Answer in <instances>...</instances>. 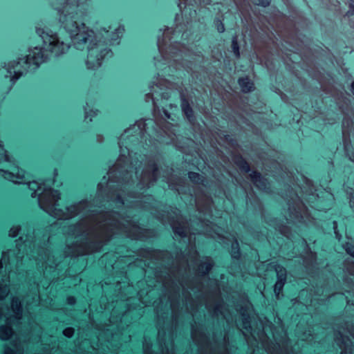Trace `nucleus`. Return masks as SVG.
Returning <instances> with one entry per match:
<instances>
[{"mask_svg":"<svg viewBox=\"0 0 354 354\" xmlns=\"http://www.w3.org/2000/svg\"><path fill=\"white\" fill-rule=\"evenodd\" d=\"M276 271L277 273L278 280L274 285V292L278 297L286 281V272L283 268L280 267H278Z\"/></svg>","mask_w":354,"mask_h":354,"instance_id":"9","label":"nucleus"},{"mask_svg":"<svg viewBox=\"0 0 354 354\" xmlns=\"http://www.w3.org/2000/svg\"><path fill=\"white\" fill-rule=\"evenodd\" d=\"M48 53L44 48L36 46L30 48L26 57L8 64L6 77H10L11 82L16 81L28 71L35 69L44 63L48 58Z\"/></svg>","mask_w":354,"mask_h":354,"instance_id":"3","label":"nucleus"},{"mask_svg":"<svg viewBox=\"0 0 354 354\" xmlns=\"http://www.w3.org/2000/svg\"><path fill=\"white\" fill-rule=\"evenodd\" d=\"M346 250L348 254L354 257V246L347 247Z\"/></svg>","mask_w":354,"mask_h":354,"instance_id":"24","label":"nucleus"},{"mask_svg":"<svg viewBox=\"0 0 354 354\" xmlns=\"http://www.w3.org/2000/svg\"><path fill=\"white\" fill-rule=\"evenodd\" d=\"M37 33L41 38L46 50L55 55L64 54L70 48V43L68 41L51 30L38 28Z\"/></svg>","mask_w":354,"mask_h":354,"instance_id":"5","label":"nucleus"},{"mask_svg":"<svg viewBox=\"0 0 354 354\" xmlns=\"http://www.w3.org/2000/svg\"><path fill=\"white\" fill-rule=\"evenodd\" d=\"M145 354H148L145 346H144Z\"/></svg>","mask_w":354,"mask_h":354,"instance_id":"35","label":"nucleus"},{"mask_svg":"<svg viewBox=\"0 0 354 354\" xmlns=\"http://www.w3.org/2000/svg\"><path fill=\"white\" fill-rule=\"evenodd\" d=\"M150 96H151V93H147L146 95V101L149 100V99L150 98Z\"/></svg>","mask_w":354,"mask_h":354,"instance_id":"31","label":"nucleus"},{"mask_svg":"<svg viewBox=\"0 0 354 354\" xmlns=\"http://www.w3.org/2000/svg\"><path fill=\"white\" fill-rule=\"evenodd\" d=\"M351 91L352 93L354 94V82H352V84L351 85Z\"/></svg>","mask_w":354,"mask_h":354,"instance_id":"28","label":"nucleus"},{"mask_svg":"<svg viewBox=\"0 0 354 354\" xmlns=\"http://www.w3.org/2000/svg\"><path fill=\"white\" fill-rule=\"evenodd\" d=\"M257 4L261 5L262 6H267L270 4V0H254Z\"/></svg>","mask_w":354,"mask_h":354,"instance_id":"20","label":"nucleus"},{"mask_svg":"<svg viewBox=\"0 0 354 354\" xmlns=\"http://www.w3.org/2000/svg\"><path fill=\"white\" fill-rule=\"evenodd\" d=\"M8 313L12 312L13 315L8 316L0 309V322H4V325L0 326V339L7 340L13 335L12 326L21 319V303L18 299L13 298L11 310L7 309Z\"/></svg>","mask_w":354,"mask_h":354,"instance_id":"6","label":"nucleus"},{"mask_svg":"<svg viewBox=\"0 0 354 354\" xmlns=\"http://www.w3.org/2000/svg\"><path fill=\"white\" fill-rule=\"evenodd\" d=\"M341 341L337 338V343L342 350V354H353L354 353V342L348 337L341 335Z\"/></svg>","mask_w":354,"mask_h":354,"instance_id":"8","label":"nucleus"},{"mask_svg":"<svg viewBox=\"0 0 354 354\" xmlns=\"http://www.w3.org/2000/svg\"><path fill=\"white\" fill-rule=\"evenodd\" d=\"M74 333V329L73 328H67L63 331V334L68 337H71Z\"/></svg>","mask_w":354,"mask_h":354,"instance_id":"18","label":"nucleus"},{"mask_svg":"<svg viewBox=\"0 0 354 354\" xmlns=\"http://www.w3.org/2000/svg\"><path fill=\"white\" fill-rule=\"evenodd\" d=\"M7 279H1L0 280V300L4 299L9 292V288L7 283H4Z\"/></svg>","mask_w":354,"mask_h":354,"instance_id":"11","label":"nucleus"},{"mask_svg":"<svg viewBox=\"0 0 354 354\" xmlns=\"http://www.w3.org/2000/svg\"><path fill=\"white\" fill-rule=\"evenodd\" d=\"M88 1L65 0L63 6L57 9L62 27L68 33L77 49L87 50L86 66L95 69L101 66L102 59L110 52L104 42L97 39L94 30L78 20L85 14Z\"/></svg>","mask_w":354,"mask_h":354,"instance_id":"1","label":"nucleus"},{"mask_svg":"<svg viewBox=\"0 0 354 354\" xmlns=\"http://www.w3.org/2000/svg\"><path fill=\"white\" fill-rule=\"evenodd\" d=\"M51 184L50 180L42 185L37 181L28 183V187L32 191L31 196L34 198L38 195L39 207L49 215L59 219H68L77 214V205L66 208V212L59 207V193L50 187Z\"/></svg>","mask_w":354,"mask_h":354,"instance_id":"2","label":"nucleus"},{"mask_svg":"<svg viewBox=\"0 0 354 354\" xmlns=\"http://www.w3.org/2000/svg\"><path fill=\"white\" fill-rule=\"evenodd\" d=\"M204 265L205 266V270L207 272L209 270L212 268V265L209 262H206L204 263Z\"/></svg>","mask_w":354,"mask_h":354,"instance_id":"25","label":"nucleus"},{"mask_svg":"<svg viewBox=\"0 0 354 354\" xmlns=\"http://www.w3.org/2000/svg\"><path fill=\"white\" fill-rule=\"evenodd\" d=\"M109 29H110V27H109V28H106L105 27H101L100 28V30L104 31L106 33H108Z\"/></svg>","mask_w":354,"mask_h":354,"instance_id":"27","label":"nucleus"},{"mask_svg":"<svg viewBox=\"0 0 354 354\" xmlns=\"http://www.w3.org/2000/svg\"><path fill=\"white\" fill-rule=\"evenodd\" d=\"M11 346L12 348L8 346L5 347L4 354H19L21 353V347L16 342L12 343Z\"/></svg>","mask_w":354,"mask_h":354,"instance_id":"12","label":"nucleus"},{"mask_svg":"<svg viewBox=\"0 0 354 354\" xmlns=\"http://www.w3.org/2000/svg\"><path fill=\"white\" fill-rule=\"evenodd\" d=\"M157 88H159L160 89H162V84L160 83V85H156Z\"/></svg>","mask_w":354,"mask_h":354,"instance_id":"33","label":"nucleus"},{"mask_svg":"<svg viewBox=\"0 0 354 354\" xmlns=\"http://www.w3.org/2000/svg\"><path fill=\"white\" fill-rule=\"evenodd\" d=\"M28 246V249L30 250V251H32V249H30V244L27 240L24 241L23 244L19 245V248H18L19 252L17 254L15 253V257H18V256L20 257V258L19 259V262L20 261H22V259L24 258V256L20 254V252L21 250H26V254H28V250L26 249V248Z\"/></svg>","mask_w":354,"mask_h":354,"instance_id":"13","label":"nucleus"},{"mask_svg":"<svg viewBox=\"0 0 354 354\" xmlns=\"http://www.w3.org/2000/svg\"><path fill=\"white\" fill-rule=\"evenodd\" d=\"M57 175H58L57 169H54V171H53V178H54V179H53V184H56V186H57V187H59V186H60L62 183V182H59V181L58 182V181L55 179V178H56V177L57 176Z\"/></svg>","mask_w":354,"mask_h":354,"instance_id":"19","label":"nucleus"},{"mask_svg":"<svg viewBox=\"0 0 354 354\" xmlns=\"http://www.w3.org/2000/svg\"><path fill=\"white\" fill-rule=\"evenodd\" d=\"M239 256V252H234L233 254H232V257H234V258H236L238 257Z\"/></svg>","mask_w":354,"mask_h":354,"instance_id":"30","label":"nucleus"},{"mask_svg":"<svg viewBox=\"0 0 354 354\" xmlns=\"http://www.w3.org/2000/svg\"><path fill=\"white\" fill-rule=\"evenodd\" d=\"M239 85L243 92H250L254 88L253 83L247 77L241 78L239 80Z\"/></svg>","mask_w":354,"mask_h":354,"instance_id":"10","label":"nucleus"},{"mask_svg":"<svg viewBox=\"0 0 354 354\" xmlns=\"http://www.w3.org/2000/svg\"><path fill=\"white\" fill-rule=\"evenodd\" d=\"M96 28H97V29H99V24H98V22H97V24H96Z\"/></svg>","mask_w":354,"mask_h":354,"instance_id":"36","label":"nucleus"},{"mask_svg":"<svg viewBox=\"0 0 354 354\" xmlns=\"http://www.w3.org/2000/svg\"><path fill=\"white\" fill-rule=\"evenodd\" d=\"M15 250H10L7 252H3L2 259L0 261V274L2 272L3 266H5V271L11 272L12 268L19 266V259L20 257H15Z\"/></svg>","mask_w":354,"mask_h":354,"instance_id":"7","label":"nucleus"},{"mask_svg":"<svg viewBox=\"0 0 354 354\" xmlns=\"http://www.w3.org/2000/svg\"><path fill=\"white\" fill-rule=\"evenodd\" d=\"M182 109L187 118L190 120V114L188 113V111H190L189 105L188 104L187 102H186L185 100L182 101L181 104Z\"/></svg>","mask_w":354,"mask_h":354,"instance_id":"14","label":"nucleus"},{"mask_svg":"<svg viewBox=\"0 0 354 354\" xmlns=\"http://www.w3.org/2000/svg\"><path fill=\"white\" fill-rule=\"evenodd\" d=\"M232 48H233L234 52L236 54V55L239 56V47H238V44L235 40H233V41H232Z\"/></svg>","mask_w":354,"mask_h":354,"instance_id":"21","label":"nucleus"},{"mask_svg":"<svg viewBox=\"0 0 354 354\" xmlns=\"http://www.w3.org/2000/svg\"><path fill=\"white\" fill-rule=\"evenodd\" d=\"M173 230H174L175 233L178 234L181 236H185V232L183 230L178 229L175 226H173Z\"/></svg>","mask_w":354,"mask_h":354,"instance_id":"23","label":"nucleus"},{"mask_svg":"<svg viewBox=\"0 0 354 354\" xmlns=\"http://www.w3.org/2000/svg\"><path fill=\"white\" fill-rule=\"evenodd\" d=\"M189 178L194 182H198V180L201 179L200 175L195 172H190L189 174Z\"/></svg>","mask_w":354,"mask_h":354,"instance_id":"17","label":"nucleus"},{"mask_svg":"<svg viewBox=\"0 0 354 354\" xmlns=\"http://www.w3.org/2000/svg\"><path fill=\"white\" fill-rule=\"evenodd\" d=\"M350 12H351V14H352V15H353V14H354V10H351V11H350Z\"/></svg>","mask_w":354,"mask_h":354,"instance_id":"38","label":"nucleus"},{"mask_svg":"<svg viewBox=\"0 0 354 354\" xmlns=\"http://www.w3.org/2000/svg\"><path fill=\"white\" fill-rule=\"evenodd\" d=\"M19 230L20 227L17 225L12 227L9 231V236L11 237H15L18 234Z\"/></svg>","mask_w":354,"mask_h":354,"instance_id":"16","label":"nucleus"},{"mask_svg":"<svg viewBox=\"0 0 354 354\" xmlns=\"http://www.w3.org/2000/svg\"><path fill=\"white\" fill-rule=\"evenodd\" d=\"M188 113H189V114H190V119H191V118H192V109H190V111H188Z\"/></svg>","mask_w":354,"mask_h":354,"instance_id":"32","label":"nucleus"},{"mask_svg":"<svg viewBox=\"0 0 354 354\" xmlns=\"http://www.w3.org/2000/svg\"><path fill=\"white\" fill-rule=\"evenodd\" d=\"M88 116H89V115H88V112H86V118H88Z\"/></svg>","mask_w":354,"mask_h":354,"instance_id":"37","label":"nucleus"},{"mask_svg":"<svg viewBox=\"0 0 354 354\" xmlns=\"http://www.w3.org/2000/svg\"><path fill=\"white\" fill-rule=\"evenodd\" d=\"M251 177L252 178L253 182L256 184L257 187H260V183L261 181V175L259 173L254 172L251 174Z\"/></svg>","mask_w":354,"mask_h":354,"instance_id":"15","label":"nucleus"},{"mask_svg":"<svg viewBox=\"0 0 354 354\" xmlns=\"http://www.w3.org/2000/svg\"><path fill=\"white\" fill-rule=\"evenodd\" d=\"M243 169L245 170V171H248V166L246 165L245 167H243Z\"/></svg>","mask_w":354,"mask_h":354,"instance_id":"34","label":"nucleus"},{"mask_svg":"<svg viewBox=\"0 0 354 354\" xmlns=\"http://www.w3.org/2000/svg\"><path fill=\"white\" fill-rule=\"evenodd\" d=\"M68 304H73L75 303V299H74V297H68Z\"/></svg>","mask_w":354,"mask_h":354,"instance_id":"26","label":"nucleus"},{"mask_svg":"<svg viewBox=\"0 0 354 354\" xmlns=\"http://www.w3.org/2000/svg\"><path fill=\"white\" fill-rule=\"evenodd\" d=\"M0 164H3L7 169H0V177H2L14 183H24L26 174L16 165L12 157H10L5 150L0 141Z\"/></svg>","mask_w":354,"mask_h":354,"instance_id":"4","label":"nucleus"},{"mask_svg":"<svg viewBox=\"0 0 354 354\" xmlns=\"http://www.w3.org/2000/svg\"><path fill=\"white\" fill-rule=\"evenodd\" d=\"M216 26H217V30L219 32H224V30H225L224 26L221 22L217 21Z\"/></svg>","mask_w":354,"mask_h":354,"instance_id":"22","label":"nucleus"},{"mask_svg":"<svg viewBox=\"0 0 354 354\" xmlns=\"http://www.w3.org/2000/svg\"><path fill=\"white\" fill-rule=\"evenodd\" d=\"M350 205L351 207H354V199L351 198Z\"/></svg>","mask_w":354,"mask_h":354,"instance_id":"29","label":"nucleus"}]
</instances>
